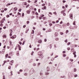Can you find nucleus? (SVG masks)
<instances>
[{"instance_id":"1","label":"nucleus","mask_w":79,"mask_h":79,"mask_svg":"<svg viewBox=\"0 0 79 79\" xmlns=\"http://www.w3.org/2000/svg\"><path fill=\"white\" fill-rule=\"evenodd\" d=\"M38 55L39 56V58H43L44 57V56L42 54V52H38Z\"/></svg>"},{"instance_id":"2","label":"nucleus","mask_w":79,"mask_h":79,"mask_svg":"<svg viewBox=\"0 0 79 79\" xmlns=\"http://www.w3.org/2000/svg\"><path fill=\"white\" fill-rule=\"evenodd\" d=\"M13 63H14V61H13V60H12L9 63V64H11V65H13Z\"/></svg>"},{"instance_id":"3","label":"nucleus","mask_w":79,"mask_h":79,"mask_svg":"<svg viewBox=\"0 0 79 79\" xmlns=\"http://www.w3.org/2000/svg\"><path fill=\"white\" fill-rule=\"evenodd\" d=\"M69 16H70V18H71V19H73V14H70Z\"/></svg>"},{"instance_id":"4","label":"nucleus","mask_w":79,"mask_h":79,"mask_svg":"<svg viewBox=\"0 0 79 79\" xmlns=\"http://www.w3.org/2000/svg\"><path fill=\"white\" fill-rule=\"evenodd\" d=\"M46 69L47 71H50V68H49V67L48 66L46 68Z\"/></svg>"},{"instance_id":"5","label":"nucleus","mask_w":79,"mask_h":79,"mask_svg":"<svg viewBox=\"0 0 79 79\" xmlns=\"http://www.w3.org/2000/svg\"><path fill=\"white\" fill-rule=\"evenodd\" d=\"M40 65V63H38V64L37 67H39Z\"/></svg>"},{"instance_id":"6","label":"nucleus","mask_w":79,"mask_h":79,"mask_svg":"<svg viewBox=\"0 0 79 79\" xmlns=\"http://www.w3.org/2000/svg\"><path fill=\"white\" fill-rule=\"evenodd\" d=\"M61 13L62 14H63V13H64V10H63L61 12Z\"/></svg>"},{"instance_id":"7","label":"nucleus","mask_w":79,"mask_h":79,"mask_svg":"<svg viewBox=\"0 0 79 79\" xmlns=\"http://www.w3.org/2000/svg\"><path fill=\"white\" fill-rule=\"evenodd\" d=\"M43 19H44V20H45V19H47V18L44 17L42 18Z\"/></svg>"},{"instance_id":"8","label":"nucleus","mask_w":79,"mask_h":79,"mask_svg":"<svg viewBox=\"0 0 79 79\" xmlns=\"http://www.w3.org/2000/svg\"><path fill=\"white\" fill-rule=\"evenodd\" d=\"M27 13H28V14H29V13H30V11L27 10Z\"/></svg>"},{"instance_id":"9","label":"nucleus","mask_w":79,"mask_h":79,"mask_svg":"<svg viewBox=\"0 0 79 79\" xmlns=\"http://www.w3.org/2000/svg\"><path fill=\"white\" fill-rule=\"evenodd\" d=\"M34 30H32L31 31V34H34Z\"/></svg>"},{"instance_id":"10","label":"nucleus","mask_w":79,"mask_h":79,"mask_svg":"<svg viewBox=\"0 0 79 79\" xmlns=\"http://www.w3.org/2000/svg\"><path fill=\"white\" fill-rule=\"evenodd\" d=\"M42 40H41L39 41V43H40V44H41V43H42Z\"/></svg>"},{"instance_id":"11","label":"nucleus","mask_w":79,"mask_h":79,"mask_svg":"<svg viewBox=\"0 0 79 79\" xmlns=\"http://www.w3.org/2000/svg\"><path fill=\"white\" fill-rule=\"evenodd\" d=\"M8 54H7L6 55V58L8 57Z\"/></svg>"},{"instance_id":"12","label":"nucleus","mask_w":79,"mask_h":79,"mask_svg":"<svg viewBox=\"0 0 79 79\" xmlns=\"http://www.w3.org/2000/svg\"><path fill=\"white\" fill-rule=\"evenodd\" d=\"M33 65L34 66H36V64L34 63L33 64Z\"/></svg>"},{"instance_id":"13","label":"nucleus","mask_w":79,"mask_h":79,"mask_svg":"<svg viewBox=\"0 0 79 79\" xmlns=\"http://www.w3.org/2000/svg\"><path fill=\"white\" fill-rule=\"evenodd\" d=\"M1 1L2 2H5V0H1Z\"/></svg>"},{"instance_id":"14","label":"nucleus","mask_w":79,"mask_h":79,"mask_svg":"<svg viewBox=\"0 0 79 79\" xmlns=\"http://www.w3.org/2000/svg\"><path fill=\"white\" fill-rule=\"evenodd\" d=\"M9 5H10V3H9L7 5H6V6H8Z\"/></svg>"},{"instance_id":"15","label":"nucleus","mask_w":79,"mask_h":79,"mask_svg":"<svg viewBox=\"0 0 79 79\" xmlns=\"http://www.w3.org/2000/svg\"><path fill=\"white\" fill-rule=\"evenodd\" d=\"M52 44H50V45L49 46L50 48V49L52 48Z\"/></svg>"},{"instance_id":"16","label":"nucleus","mask_w":79,"mask_h":79,"mask_svg":"<svg viewBox=\"0 0 79 79\" xmlns=\"http://www.w3.org/2000/svg\"><path fill=\"white\" fill-rule=\"evenodd\" d=\"M60 34L61 35H63V34H64L63 33V32H60Z\"/></svg>"},{"instance_id":"17","label":"nucleus","mask_w":79,"mask_h":79,"mask_svg":"<svg viewBox=\"0 0 79 79\" xmlns=\"http://www.w3.org/2000/svg\"><path fill=\"white\" fill-rule=\"evenodd\" d=\"M4 23V21L3 20H2L1 21V23L2 24V23Z\"/></svg>"},{"instance_id":"18","label":"nucleus","mask_w":79,"mask_h":79,"mask_svg":"<svg viewBox=\"0 0 79 79\" xmlns=\"http://www.w3.org/2000/svg\"><path fill=\"white\" fill-rule=\"evenodd\" d=\"M11 55H14V52H12L11 53Z\"/></svg>"},{"instance_id":"19","label":"nucleus","mask_w":79,"mask_h":79,"mask_svg":"<svg viewBox=\"0 0 79 79\" xmlns=\"http://www.w3.org/2000/svg\"><path fill=\"white\" fill-rule=\"evenodd\" d=\"M76 71H77V69H76L75 68L74 69V72H76Z\"/></svg>"},{"instance_id":"20","label":"nucleus","mask_w":79,"mask_h":79,"mask_svg":"<svg viewBox=\"0 0 79 79\" xmlns=\"http://www.w3.org/2000/svg\"><path fill=\"white\" fill-rule=\"evenodd\" d=\"M11 66H9L8 68V69H11Z\"/></svg>"},{"instance_id":"21","label":"nucleus","mask_w":79,"mask_h":79,"mask_svg":"<svg viewBox=\"0 0 79 79\" xmlns=\"http://www.w3.org/2000/svg\"><path fill=\"white\" fill-rule=\"evenodd\" d=\"M44 10H46V9H47V7H46V6H44Z\"/></svg>"},{"instance_id":"22","label":"nucleus","mask_w":79,"mask_h":79,"mask_svg":"<svg viewBox=\"0 0 79 79\" xmlns=\"http://www.w3.org/2000/svg\"><path fill=\"white\" fill-rule=\"evenodd\" d=\"M59 26L60 27H61V28L62 27V26L61 25H60V24H58Z\"/></svg>"},{"instance_id":"23","label":"nucleus","mask_w":79,"mask_h":79,"mask_svg":"<svg viewBox=\"0 0 79 79\" xmlns=\"http://www.w3.org/2000/svg\"><path fill=\"white\" fill-rule=\"evenodd\" d=\"M63 57H65V56H66V55L65 54H64L63 55Z\"/></svg>"},{"instance_id":"24","label":"nucleus","mask_w":79,"mask_h":79,"mask_svg":"<svg viewBox=\"0 0 79 79\" xmlns=\"http://www.w3.org/2000/svg\"><path fill=\"white\" fill-rule=\"evenodd\" d=\"M67 40H68L66 39L64 41L65 42L67 43V42H68Z\"/></svg>"},{"instance_id":"25","label":"nucleus","mask_w":79,"mask_h":79,"mask_svg":"<svg viewBox=\"0 0 79 79\" xmlns=\"http://www.w3.org/2000/svg\"><path fill=\"white\" fill-rule=\"evenodd\" d=\"M29 5L28 4V5H27L26 6V8H28V7H29Z\"/></svg>"},{"instance_id":"26","label":"nucleus","mask_w":79,"mask_h":79,"mask_svg":"<svg viewBox=\"0 0 79 79\" xmlns=\"http://www.w3.org/2000/svg\"><path fill=\"white\" fill-rule=\"evenodd\" d=\"M76 22L75 21H74L73 23V25H76V23H75Z\"/></svg>"},{"instance_id":"27","label":"nucleus","mask_w":79,"mask_h":79,"mask_svg":"<svg viewBox=\"0 0 79 79\" xmlns=\"http://www.w3.org/2000/svg\"><path fill=\"white\" fill-rule=\"evenodd\" d=\"M45 74L46 75H48V74H49V73L47 72L45 73Z\"/></svg>"},{"instance_id":"28","label":"nucleus","mask_w":79,"mask_h":79,"mask_svg":"<svg viewBox=\"0 0 79 79\" xmlns=\"http://www.w3.org/2000/svg\"><path fill=\"white\" fill-rule=\"evenodd\" d=\"M6 18H9V17H10V15H6Z\"/></svg>"},{"instance_id":"29","label":"nucleus","mask_w":79,"mask_h":79,"mask_svg":"<svg viewBox=\"0 0 79 79\" xmlns=\"http://www.w3.org/2000/svg\"><path fill=\"white\" fill-rule=\"evenodd\" d=\"M71 44V43L70 42H69L67 44V45H69L70 44Z\"/></svg>"},{"instance_id":"30","label":"nucleus","mask_w":79,"mask_h":79,"mask_svg":"<svg viewBox=\"0 0 79 79\" xmlns=\"http://www.w3.org/2000/svg\"><path fill=\"white\" fill-rule=\"evenodd\" d=\"M17 7H15V8H14V10H15V11L17 10Z\"/></svg>"},{"instance_id":"31","label":"nucleus","mask_w":79,"mask_h":79,"mask_svg":"<svg viewBox=\"0 0 79 79\" xmlns=\"http://www.w3.org/2000/svg\"><path fill=\"white\" fill-rule=\"evenodd\" d=\"M49 26L50 27V26H52V24L51 23H50L49 24Z\"/></svg>"},{"instance_id":"32","label":"nucleus","mask_w":79,"mask_h":79,"mask_svg":"<svg viewBox=\"0 0 79 79\" xmlns=\"http://www.w3.org/2000/svg\"><path fill=\"white\" fill-rule=\"evenodd\" d=\"M18 64H17L15 66V68H17V67H18Z\"/></svg>"},{"instance_id":"33","label":"nucleus","mask_w":79,"mask_h":79,"mask_svg":"<svg viewBox=\"0 0 79 79\" xmlns=\"http://www.w3.org/2000/svg\"><path fill=\"white\" fill-rule=\"evenodd\" d=\"M24 5H27V3L26 2H24Z\"/></svg>"},{"instance_id":"34","label":"nucleus","mask_w":79,"mask_h":79,"mask_svg":"<svg viewBox=\"0 0 79 79\" xmlns=\"http://www.w3.org/2000/svg\"><path fill=\"white\" fill-rule=\"evenodd\" d=\"M76 52L75 51L74 52H73V55H75V54H76Z\"/></svg>"},{"instance_id":"35","label":"nucleus","mask_w":79,"mask_h":79,"mask_svg":"<svg viewBox=\"0 0 79 79\" xmlns=\"http://www.w3.org/2000/svg\"><path fill=\"white\" fill-rule=\"evenodd\" d=\"M49 15H53V14H52V13L50 12H49Z\"/></svg>"},{"instance_id":"36","label":"nucleus","mask_w":79,"mask_h":79,"mask_svg":"<svg viewBox=\"0 0 79 79\" xmlns=\"http://www.w3.org/2000/svg\"><path fill=\"white\" fill-rule=\"evenodd\" d=\"M68 32H69V31L68 30H67L66 31V34H67L68 33Z\"/></svg>"},{"instance_id":"37","label":"nucleus","mask_w":79,"mask_h":79,"mask_svg":"<svg viewBox=\"0 0 79 79\" xmlns=\"http://www.w3.org/2000/svg\"><path fill=\"white\" fill-rule=\"evenodd\" d=\"M24 75L25 76H27V73H26L24 74Z\"/></svg>"},{"instance_id":"38","label":"nucleus","mask_w":79,"mask_h":79,"mask_svg":"<svg viewBox=\"0 0 79 79\" xmlns=\"http://www.w3.org/2000/svg\"><path fill=\"white\" fill-rule=\"evenodd\" d=\"M67 26H69V23H67Z\"/></svg>"},{"instance_id":"39","label":"nucleus","mask_w":79,"mask_h":79,"mask_svg":"<svg viewBox=\"0 0 79 79\" xmlns=\"http://www.w3.org/2000/svg\"><path fill=\"white\" fill-rule=\"evenodd\" d=\"M77 74H75L74 75V77H77Z\"/></svg>"},{"instance_id":"40","label":"nucleus","mask_w":79,"mask_h":79,"mask_svg":"<svg viewBox=\"0 0 79 79\" xmlns=\"http://www.w3.org/2000/svg\"><path fill=\"white\" fill-rule=\"evenodd\" d=\"M45 4L44 3H43L42 5V6H45Z\"/></svg>"},{"instance_id":"41","label":"nucleus","mask_w":79,"mask_h":79,"mask_svg":"<svg viewBox=\"0 0 79 79\" xmlns=\"http://www.w3.org/2000/svg\"><path fill=\"white\" fill-rule=\"evenodd\" d=\"M35 14L36 15H39V14H38V13H37V12L35 13Z\"/></svg>"},{"instance_id":"42","label":"nucleus","mask_w":79,"mask_h":79,"mask_svg":"<svg viewBox=\"0 0 79 79\" xmlns=\"http://www.w3.org/2000/svg\"><path fill=\"white\" fill-rule=\"evenodd\" d=\"M19 50H21V47L19 46Z\"/></svg>"},{"instance_id":"43","label":"nucleus","mask_w":79,"mask_h":79,"mask_svg":"<svg viewBox=\"0 0 79 79\" xmlns=\"http://www.w3.org/2000/svg\"><path fill=\"white\" fill-rule=\"evenodd\" d=\"M33 54H34V52H32L31 54V55H33Z\"/></svg>"},{"instance_id":"44","label":"nucleus","mask_w":79,"mask_h":79,"mask_svg":"<svg viewBox=\"0 0 79 79\" xmlns=\"http://www.w3.org/2000/svg\"><path fill=\"white\" fill-rule=\"evenodd\" d=\"M19 44H20V45H21V44H22V43H21V42H19Z\"/></svg>"},{"instance_id":"45","label":"nucleus","mask_w":79,"mask_h":79,"mask_svg":"<svg viewBox=\"0 0 79 79\" xmlns=\"http://www.w3.org/2000/svg\"><path fill=\"white\" fill-rule=\"evenodd\" d=\"M70 61L72 62V61H73V59H70Z\"/></svg>"},{"instance_id":"46","label":"nucleus","mask_w":79,"mask_h":79,"mask_svg":"<svg viewBox=\"0 0 79 79\" xmlns=\"http://www.w3.org/2000/svg\"><path fill=\"white\" fill-rule=\"evenodd\" d=\"M53 14H55V15H57V13H56V12H55L53 13Z\"/></svg>"},{"instance_id":"47","label":"nucleus","mask_w":79,"mask_h":79,"mask_svg":"<svg viewBox=\"0 0 79 79\" xmlns=\"http://www.w3.org/2000/svg\"><path fill=\"white\" fill-rule=\"evenodd\" d=\"M57 57H58V56H56L54 57V58H57Z\"/></svg>"},{"instance_id":"48","label":"nucleus","mask_w":79,"mask_h":79,"mask_svg":"<svg viewBox=\"0 0 79 79\" xmlns=\"http://www.w3.org/2000/svg\"><path fill=\"white\" fill-rule=\"evenodd\" d=\"M25 43V41H24L22 43V45H24V44Z\"/></svg>"},{"instance_id":"49","label":"nucleus","mask_w":79,"mask_h":79,"mask_svg":"<svg viewBox=\"0 0 79 79\" xmlns=\"http://www.w3.org/2000/svg\"><path fill=\"white\" fill-rule=\"evenodd\" d=\"M10 45H12V42L10 41Z\"/></svg>"},{"instance_id":"50","label":"nucleus","mask_w":79,"mask_h":79,"mask_svg":"<svg viewBox=\"0 0 79 79\" xmlns=\"http://www.w3.org/2000/svg\"><path fill=\"white\" fill-rule=\"evenodd\" d=\"M70 49V48L69 47H68L67 48V50H69Z\"/></svg>"},{"instance_id":"51","label":"nucleus","mask_w":79,"mask_h":79,"mask_svg":"<svg viewBox=\"0 0 79 79\" xmlns=\"http://www.w3.org/2000/svg\"><path fill=\"white\" fill-rule=\"evenodd\" d=\"M38 12L39 13H40V9H39L38 10Z\"/></svg>"},{"instance_id":"52","label":"nucleus","mask_w":79,"mask_h":79,"mask_svg":"<svg viewBox=\"0 0 79 79\" xmlns=\"http://www.w3.org/2000/svg\"><path fill=\"white\" fill-rule=\"evenodd\" d=\"M47 39H44V42H47Z\"/></svg>"},{"instance_id":"53","label":"nucleus","mask_w":79,"mask_h":79,"mask_svg":"<svg viewBox=\"0 0 79 79\" xmlns=\"http://www.w3.org/2000/svg\"><path fill=\"white\" fill-rule=\"evenodd\" d=\"M19 12L21 11V9H20L19 10Z\"/></svg>"},{"instance_id":"54","label":"nucleus","mask_w":79,"mask_h":79,"mask_svg":"<svg viewBox=\"0 0 79 79\" xmlns=\"http://www.w3.org/2000/svg\"><path fill=\"white\" fill-rule=\"evenodd\" d=\"M1 11L2 13H3L4 12V10H1Z\"/></svg>"},{"instance_id":"55","label":"nucleus","mask_w":79,"mask_h":79,"mask_svg":"<svg viewBox=\"0 0 79 79\" xmlns=\"http://www.w3.org/2000/svg\"><path fill=\"white\" fill-rule=\"evenodd\" d=\"M24 16V14L23 13L22 14V16Z\"/></svg>"},{"instance_id":"56","label":"nucleus","mask_w":79,"mask_h":79,"mask_svg":"<svg viewBox=\"0 0 79 79\" xmlns=\"http://www.w3.org/2000/svg\"><path fill=\"white\" fill-rule=\"evenodd\" d=\"M40 76H42V75H43V73H40Z\"/></svg>"},{"instance_id":"57","label":"nucleus","mask_w":79,"mask_h":79,"mask_svg":"<svg viewBox=\"0 0 79 79\" xmlns=\"http://www.w3.org/2000/svg\"><path fill=\"white\" fill-rule=\"evenodd\" d=\"M29 21H27V24H29Z\"/></svg>"},{"instance_id":"58","label":"nucleus","mask_w":79,"mask_h":79,"mask_svg":"<svg viewBox=\"0 0 79 79\" xmlns=\"http://www.w3.org/2000/svg\"><path fill=\"white\" fill-rule=\"evenodd\" d=\"M63 53H66V51H63Z\"/></svg>"},{"instance_id":"59","label":"nucleus","mask_w":79,"mask_h":79,"mask_svg":"<svg viewBox=\"0 0 79 79\" xmlns=\"http://www.w3.org/2000/svg\"><path fill=\"white\" fill-rule=\"evenodd\" d=\"M26 25H24L23 26V28H25V27H26Z\"/></svg>"},{"instance_id":"60","label":"nucleus","mask_w":79,"mask_h":79,"mask_svg":"<svg viewBox=\"0 0 79 79\" xmlns=\"http://www.w3.org/2000/svg\"><path fill=\"white\" fill-rule=\"evenodd\" d=\"M5 75H4L3 76V79H5Z\"/></svg>"},{"instance_id":"61","label":"nucleus","mask_w":79,"mask_h":79,"mask_svg":"<svg viewBox=\"0 0 79 79\" xmlns=\"http://www.w3.org/2000/svg\"><path fill=\"white\" fill-rule=\"evenodd\" d=\"M42 17H44V15H41V16Z\"/></svg>"},{"instance_id":"62","label":"nucleus","mask_w":79,"mask_h":79,"mask_svg":"<svg viewBox=\"0 0 79 79\" xmlns=\"http://www.w3.org/2000/svg\"><path fill=\"white\" fill-rule=\"evenodd\" d=\"M52 23H53V24H55V22L52 21Z\"/></svg>"},{"instance_id":"63","label":"nucleus","mask_w":79,"mask_h":79,"mask_svg":"<svg viewBox=\"0 0 79 79\" xmlns=\"http://www.w3.org/2000/svg\"><path fill=\"white\" fill-rule=\"evenodd\" d=\"M56 40H59L58 38H56Z\"/></svg>"},{"instance_id":"64","label":"nucleus","mask_w":79,"mask_h":79,"mask_svg":"<svg viewBox=\"0 0 79 79\" xmlns=\"http://www.w3.org/2000/svg\"><path fill=\"white\" fill-rule=\"evenodd\" d=\"M65 8H67L68 7V5H65Z\"/></svg>"}]
</instances>
